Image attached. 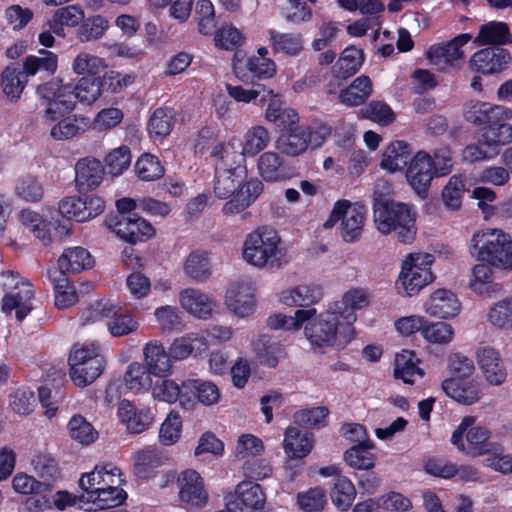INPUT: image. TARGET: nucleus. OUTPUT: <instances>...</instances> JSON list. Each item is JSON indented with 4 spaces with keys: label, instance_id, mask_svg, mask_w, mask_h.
<instances>
[{
    "label": "nucleus",
    "instance_id": "09e8293b",
    "mask_svg": "<svg viewBox=\"0 0 512 512\" xmlns=\"http://www.w3.org/2000/svg\"><path fill=\"white\" fill-rule=\"evenodd\" d=\"M134 471L139 478H148L153 469L163 464V456L154 448L138 451L134 457Z\"/></svg>",
    "mask_w": 512,
    "mask_h": 512
},
{
    "label": "nucleus",
    "instance_id": "9b49d317",
    "mask_svg": "<svg viewBox=\"0 0 512 512\" xmlns=\"http://www.w3.org/2000/svg\"><path fill=\"white\" fill-rule=\"evenodd\" d=\"M179 501L185 508H202L208 503V492L203 478L193 469H186L177 477Z\"/></svg>",
    "mask_w": 512,
    "mask_h": 512
},
{
    "label": "nucleus",
    "instance_id": "a18cd8bd",
    "mask_svg": "<svg viewBox=\"0 0 512 512\" xmlns=\"http://www.w3.org/2000/svg\"><path fill=\"white\" fill-rule=\"evenodd\" d=\"M150 370L137 362L131 363L124 375L127 388L135 393L148 390L152 385Z\"/></svg>",
    "mask_w": 512,
    "mask_h": 512
},
{
    "label": "nucleus",
    "instance_id": "79ce46f5",
    "mask_svg": "<svg viewBox=\"0 0 512 512\" xmlns=\"http://www.w3.org/2000/svg\"><path fill=\"white\" fill-rule=\"evenodd\" d=\"M315 313L316 309H299L293 316L275 314L268 317L267 324L272 329L299 330Z\"/></svg>",
    "mask_w": 512,
    "mask_h": 512
},
{
    "label": "nucleus",
    "instance_id": "e2e57ef3",
    "mask_svg": "<svg viewBox=\"0 0 512 512\" xmlns=\"http://www.w3.org/2000/svg\"><path fill=\"white\" fill-rule=\"evenodd\" d=\"M106 67L102 58L88 52L79 53L72 62V69L78 75L94 76Z\"/></svg>",
    "mask_w": 512,
    "mask_h": 512
},
{
    "label": "nucleus",
    "instance_id": "3c124183",
    "mask_svg": "<svg viewBox=\"0 0 512 512\" xmlns=\"http://www.w3.org/2000/svg\"><path fill=\"white\" fill-rule=\"evenodd\" d=\"M270 41L276 52L287 55H297L303 49L302 38L296 33H280L275 30L269 31Z\"/></svg>",
    "mask_w": 512,
    "mask_h": 512
},
{
    "label": "nucleus",
    "instance_id": "0e129e2a",
    "mask_svg": "<svg viewBox=\"0 0 512 512\" xmlns=\"http://www.w3.org/2000/svg\"><path fill=\"white\" fill-rule=\"evenodd\" d=\"M86 127V118H66L52 127L51 136L56 140L71 139L83 133Z\"/></svg>",
    "mask_w": 512,
    "mask_h": 512
},
{
    "label": "nucleus",
    "instance_id": "8fccbe9b",
    "mask_svg": "<svg viewBox=\"0 0 512 512\" xmlns=\"http://www.w3.org/2000/svg\"><path fill=\"white\" fill-rule=\"evenodd\" d=\"M116 305L110 300H99L83 310L80 320L83 325L103 323L107 325L109 318L115 315Z\"/></svg>",
    "mask_w": 512,
    "mask_h": 512
},
{
    "label": "nucleus",
    "instance_id": "dca6fc26",
    "mask_svg": "<svg viewBox=\"0 0 512 512\" xmlns=\"http://www.w3.org/2000/svg\"><path fill=\"white\" fill-rule=\"evenodd\" d=\"M183 386L186 388V394L182 396V407L185 409L193 408L196 399L203 405H213L220 399L218 387L210 381L188 379L183 381Z\"/></svg>",
    "mask_w": 512,
    "mask_h": 512
},
{
    "label": "nucleus",
    "instance_id": "393cba45",
    "mask_svg": "<svg viewBox=\"0 0 512 512\" xmlns=\"http://www.w3.org/2000/svg\"><path fill=\"white\" fill-rule=\"evenodd\" d=\"M323 297L321 287L314 284H301L282 293L281 300L285 305L311 309Z\"/></svg>",
    "mask_w": 512,
    "mask_h": 512
},
{
    "label": "nucleus",
    "instance_id": "412c9836",
    "mask_svg": "<svg viewBox=\"0 0 512 512\" xmlns=\"http://www.w3.org/2000/svg\"><path fill=\"white\" fill-rule=\"evenodd\" d=\"M461 304L457 296L450 290L438 289L434 291L425 303L427 314L437 318H450L458 315Z\"/></svg>",
    "mask_w": 512,
    "mask_h": 512
},
{
    "label": "nucleus",
    "instance_id": "2eb2a0df",
    "mask_svg": "<svg viewBox=\"0 0 512 512\" xmlns=\"http://www.w3.org/2000/svg\"><path fill=\"white\" fill-rule=\"evenodd\" d=\"M510 61L508 50L494 46L476 52L470 59V65L477 72L493 74L505 69Z\"/></svg>",
    "mask_w": 512,
    "mask_h": 512
},
{
    "label": "nucleus",
    "instance_id": "bf43d9fd",
    "mask_svg": "<svg viewBox=\"0 0 512 512\" xmlns=\"http://www.w3.org/2000/svg\"><path fill=\"white\" fill-rule=\"evenodd\" d=\"M26 75H34L38 71L53 73L57 68V56L47 50H40L38 56H28L24 61Z\"/></svg>",
    "mask_w": 512,
    "mask_h": 512
},
{
    "label": "nucleus",
    "instance_id": "0eeeda50",
    "mask_svg": "<svg viewBox=\"0 0 512 512\" xmlns=\"http://www.w3.org/2000/svg\"><path fill=\"white\" fill-rule=\"evenodd\" d=\"M474 423L475 418L472 416L463 418L452 434V444L460 451L473 457L491 453L495 446L489 441V430L482 426H474Z\"/></svg>",
    "mask_w": 512,
    "mask_h": 512
},
{
    "label": "nucleus",
    "instance_id": "473e14b6",
    "mask_svg": "<svg viewBox=\"0 0 512 512\" xmlns=\"http://www.w3.org/2000/svg\"><path fill=\"white\" fill-rule=\"evenodd\" d=\"M185 274L197 282H205L211 276V262L206 251L191 252L183 265Z\"/></svg>",
    "mask_w": 512,
    "mask_h": 512
},
{
    "label": "nucleus",
    "instance_id": "9d476101",
    "mask_svg": "<svg viewBox=\"0 0 512 512\" xmlns=\"http://www.w3.org/2000/svg\"><path fill=\"white\" fill-rule=\"evenodd\" d=\"M105 224L120 238L132 244L146 241L155 234L153 226L147 220L136 214L109 215L105 219Z\"/></svg>",
    "mask_w": 512,
    "mask_h": 512
},
{
    "label": "nucleus",
    "instance_id": "cd10ccee",
    "mask_svg": "<svg viewBox=\"0 0 512 512\" xmlns=\"http://www.w3.org/2000/svg\"><path fill=\"white\" fill-rule=\"evenodd\" d=\"M179 299L181 306L198 318L209 317L215 306L214 301L208 295L194 288L182 290Z\"/></svg>",
    "mask_w": 512,
    "mask_h": 512
},
{
    "label": "nucleus",
    "instance_id": "1a4fd4ad",
    "mask_svg": "<svg viewBox=\"0 0 512 512\" xmlns=\"http://www.w3.org/2000/svg\"><path fill=\"white\" fill-rule=\"evenodd\" d=\"M366 211L363 206L352 204L348 200H338L324 222L323 227L330 229L341 220V236L345 242L358 240L363 232Z\"/></svg>",
    "mask_w": 512,
    "mask_h": 512
},
{
    "label": "nucleus",
    "instance_id": "6e6552de",
    "mask_svg": "<svg viewBox=\"0 0 512 512\" xmlns=\"http://www.w3.org/2000/svg\"><path fill=\"white\" fill-rule=\"evenodd\" d=\"M37 93L45 102V118L53 122L69 113L75 106L73 85L64 84L60 79H53L37 87Z\"/></svg>",
    "mask_w": 512,
    "mask_h": 512
},
{
    "label": "nucleus",
    "instance_id": "58836bf2",
    "mask_svg": "<svg viewBox=\"0 0 512 512\" xmlns=\"http://www.w3.org/2000/svg\"><path fill=\"white\" fill-rule=\"evenodd\" d=\"M442 388L447 396L464 405H471L480 398V391L476 386L463 384L457 379L444 380Z\"/></svg>",
    "mask_w": 512,
    "mask_h": 512
},
{
    "label": "nucleus",
    "instance_id": "a211bd4d",
    "mask_svg": "<svg viewBox=\"0 0 512 512\" xmlns=\"http://www.w3.org/2000/svg\"><path fill=\"white\" fill-rule=\"evenodd\" d=\"M226 304L230 311L240 317L252 313L255 306L252 284L247 281L233 284L226 293Z\"/></svg>",
    "mask_w": 512,
    "mask_h": 512
},
{
    "label": "nucleus",
    "instance_id": "2f4dec72",
    "mask_svg": "<svg viewBox=\"0 0 512 512\" xmlns=\"http://www.w3.org/2000/svg\"><path fill=\"white\" fill-rule=\"evenodd\" d=\"M372 93V82L366 75L354 79L352 83L340 92V102L348 106L363 104Z\"/></svg>",
    "mask_w": 512,
    "mask_h": 512
},
{
    "label": "nucleus",
    "instance_id": "5fc2aeb1",
    "mask_svg": "<svg viewBox=\"0 0 512 512\" xmlns=\"http://www.w3.org/2000/svg\"><path fill=\"white\" fill-rule=\"evenodd\" d=\"M125 499L126 492L119 488V484L103 488L87 497V501L93 502L100 509L104 510L121 505Z\"/></svg>",
    "mask_w": 512,
    "mask_h": 512
},
{
    "label": "nucleus",
    "instance_id": "c9c22d12",
    "mask_svg": "<svg viewBox=\"0 0 512 512\" xmlns=\"http://www.w3.org/2000/svg\"><path fill=\"white\" fill-rule=\"evenodd\" d=\"M232 500H238L242 508L249 507L255 511L262 510L265 504V495L259 484L243 481L236 486Z\"/></svg>",
    "mask_w": 512,
    "mask_h": 512
},
{
    "label": "nucleus",
    "instance_id": "774afa93",
    "mask_svg": "<svg viewBox=\"0 0 512 512\" xmlns=\"http://www.w3.org/2000/svg\"><path fill=\"white\" fill-rule=\"evenodd\" d=\"M487 319L493 326L512 330V300L505 299L491 307Z\"/></svg>",
    "mask_w": 512,
    "mask_h": 512
},
{
    "label": "nucleus",
    "instance_id": "ddd939ff",
    "mask_svg": "<svg viewBox=\"0 0 512 512\" xmlns=\"http://www.w3.org/2000/svg\"><path fill=\"white\" fill-rule=\"evenodd\" d=\"M434 174L432 158L420 151L409 162L406 177L416 193L426 198Z\"/></svg>",
    "mask_w": 512,
    "mask_h": 512
},
{
    "label": "nucleus",
    "instance_id": "5701e85b",
    "mask_svg": "<svg viewBox=\"0 0 512 512\" xmlns=\"http://www.w3.org/2000/svg\"><path fill=\"white\" fill-rule=\"evenodd\" d=\"M120 469L112 467L111 464L102 467L96 466L94 470L79 480L80 487L87 492V495L120 484Z\"/></svg>",
    "mask_w": 512,
    "mask_h": 512
},
{
    "label": "nucleus",
    "instance_id": "ea45409f",
    "mask_svg": "<svg viewBox=\"0 0 512 512\" xmlns=\"http://www.w3.org/2000/svg\"><path fill=\"white\" fill-rule=\"evenodd\" d=\"M374 447L367 444H356L345 451L343 458L348 466L357 470H371L375 467L376 456Z\"/></svg>",
    "mask_w": 512,
    "mask_h": 512
},
{
    "label": "nucleus",
    "instance_id": "7c9ffc66",
    "mask_svg": "<svg viewBox=\"0 0 512 512\" xmlns=\"http://www.w3.org/2000/svg\"><path fill=\"white\" fill-rule=\"evenodd\" d=\"M208 349L206 338L198 334H188L177 338L170 347V355L173 359L181 360L191 354H201Z\"/></svg>",
    "mask_w": 512,
    "mask_h": 512
},
{
    "label": "nucleus",
    "instance_id": "20e7f679",
    "mask_svg": "<svg viewBox=\"0 0 512 512\" xmlns=\"http://www.w3.org/2000/svg\"><path fill=\"white\" fill-rule=\"evenodd\" d=\"M304 334L314 347H329L334 344H346L354 335L353 326L347 325L344 320L329 307L318 317L309 321L304 327Z\"/></svg>",
    "mask_w": 512,
    "mask_h": 512
},
{
    "label": "nucleus",
    "instance_id": "7ed1b4c3",
    "mask_svg": "<svg viewBox=\"0 0 512 512\" xmlns=\"http://www.w3.org/2000/svg\"><path fill=\"white\" fill-rule=\"evenodd\" d=\"M472 254L491 266L512 270V239L500 229L475 233L471 240Z\"/></svg>",
    "mask_w": 512,
    "mask_h": 512
},
{
    "label": "nucleus",
    "instance_id": "a19ab883",
    "mask_svg": "<svg viewBox=\"0 0 512 512\" xmlns=\"http://www.w3.org/2000/svg\"><path fill=\"white\" fill-rule=\"evenodd\" d=\"M104 368L103 357H92L85 365L70 369V377L75 385L85 387L94 382L102 373Z\"/></svg>",
    "mask_w": 512,
    "mask_h": 512
},
{
    "label": "nucleus",
    "instance_id": "de8ad7c7",
    "mask_svg": "<svg viewBox=\"0 0 512 512\" xmlns=\"http://www.w3.org/2000/svg\"><path fill=\"white\" fill-rule=\"evenodd\" d=\"M270 140V134L265 127L254 126L244 136L242 154L251 157L255 156L269 145Z\"/></svg>",
    "mask_w": 512,
    "mask_h": 512
},
{
    "label": "nucleus",
    "instance_id": "4c0bfd02",
    "mask_svg": "<svg viewBox=\"0 0 512 512\" xmlns=\"http://www.w3.org/2000/svg\"><path fill=\"white\" fill-rule=\"evenodd\" d=\"M417 359L412 351L404 350L395 357L394 376L407 384H413L415 376L421 378L423 371L417 366Z\"/></svg>",
    "mask_w": 512,
    "mask_h": 512
},
{
    "label": "nucleus",
    "instance_id": "423d86ee",
    "mask_svg": "<svg viewBox=\"0 0 512 512\" xmlns=\"http://www.w3.org/2000/svg\"><path fill=\"white\" fill-rule=\"evenodd\" d=\"M434 256L429 253H411L403 261L397 284L403 288L402 294L412 296L434 280L431 264Z\"/></svg>",
    "mask_w": 512,
    "mask_h": 512
},
{
    "label": "nucleus",
    "instance_id": "6e6d98bb",
    "mask_svg": "<svg viewBox=\"0 0 512 512\" xmlns=\"http://www.w3.org/2000/svg\"><path fill=\"white\" fill-rule=\"evenodd\" d=\"M226 90L230 97L237 102L250 103L260 97V103L265 102L268 96L272 95L273 90L262 84H253L252 88L245 89L242 86H233L226 84Z\"/></svg>",
    "mask_w": 512,
    "mask_h": 512
},
{
    "label": "nucleus",
    "instance_id": "c756f323",
    "mask_svg": "<svg viewBox=\"0 0 512 512\" xmlns=\"http://www.w3.org/2000/svg\"><path fill=\"white\" fill-rule=\"evenodd\" d=\"M412 149L405 141L392 142L384 151L381 167L389 171L403 169L411 161Z\"/></svg>",
    "mask_w": 512,
    "mask_h": 512
},
{
    "label": "nucleus",
    "instance_id": "b1692460",
    "mask_svg": "<svg viewBox=\"0 0 512 512\" xmlns=\"http://www.w3.org/2000/svg\"><path fill=\"white\" fill-rule=\"evenodd\" d=\"M369 304L368 293L363 289H352L346 292L342 299L330 306L347 325L353 326L356 321L355 310Z\"/></svg>",
    "mask_w": 512,
    "mask_h": 512
},
{
    "label": "nucleus",
    "instance_id": "72a5a7b5",
    "mask_svg": "<svg viewBox=\"0 0 512 512\" xmlns=\"http://www.w3.org/2000/svg\"><path fill=\"white\" fill-rule=\"evenodd\" d=\"M170 353L158 342H150L144 347L146 367L156 376H162L171 368Z\"/></svg>",
    "mask_w": 512,
    "mask_h": 512
},
{
    "label": "nucleus",
    "instance_id": "338daca9",
    "mask_svg": "<svg viewBox=\"0 0 512 512\" xmlns=\"http://www.w3.org/2000/svg\"><path fill=\"white\" fill-rule=\"evenodd\" d=\"M138 177L144 181H154L164 175V167L157 157L151 154H143L135 165Z\"/></svg>",
    "mask_w": 512,
    "mask_h": 512
},
{
    "label": "nucleus",
    "instance_id": "f704fd0d",
    "mask_svg": "<svg viewBox=\"0 0 512 512\" xmlns=\"http://www.w3.org/2000/svg\"><path fill=\"white\" fill-rule=\"evenodd\" d=\"M475 42L480 45L493 44L500 47V45L511 43L512 35L506 23L493 21L480 27Z\"/></svg>",
    "mask_w": 512,
    "mask_h": 512
},
{
    "label": "nucleus",
    "instance_id": "39448f33",
    "mask_svg": "<svg viewBox=\"0 0 512 512\" xmlns=\"http://www.w3.org/2000/svg\"><path fill=\"white\" fill-rule=\"evenodd\" d=\"M0 288L5 292L2 311L10 313L16 309V318L22 321L32 310L31 300L34 297L32 284L13 271H5L0 273Z\"/></svg>",
    "mask_w": 512,
    "mask_h": 512
},
{
    "label": "nucleus",
    "instance_id": "6ab92c4d",
    "mask_svg": "<svg viewBox=\"0 0 512 512\" xmlns=\"http://www.w3.org/2000/svg\"><path fill=\"white\" fill-rule=\"evenodd\" d=\"M103 176L104 167L95 158H82L75 165V182L80 192H87L97 188L102 182Z\"/></svg>",
    "mask_w": 512,
    "mask_h": 512
},
{
    "label": "nucleus",
    "instance_id": "f257e3e1",
    "mask_svg": "<svg viewBox=\"0 0 512 512\" xmlns=\"http://www.w3.org/2000/svg\"><path fill=\"white\" fill-rule=\"evenodd\" d=\"M374 223L384 235L393 233L398 242L411 243L417 234L416 212L408 204L380 201L374 204Z\"/></svg>",
    "mask_w": 512,
    "mask_h": 512
},
{
    "label": "nucleus",
    "instance_id": "37998d69",
    "mask_svg": "<svg viewBox=\"0 0 512 512\" xmlns=\"http://www.w3.org/2000/svg\"><path fill=\"white\" fill-rule=\"evenodd\" d=\"M175 113L170 108H157L148 121V132L152 137L163 138L172 131Z\"/></svg>",
    "mask_w": 512,
    "mask_h": 512
},
{
    "label": "nucleus",
    "instance_id": "f8f14e48",
    "mask_svg": "<svg viewBox=\"0 0 512 512\" xmlns=\"http://www.w3.org/2000/svg\"><path fill=\"white\" fill-rule=\"evenodd\" d=\"M320 133L321 140L316 142L319 145L327 136L330 135L331 131L328 127H321L319 131L315 132V135ZM312 131L307 126H296L290 128L287 133H284L276 140V148L283 154L288 156H298L304 153L308 147V144L313 140Z\"/></svg>",
    "mask_w": 512,
    "mask_h": 512
},
{
    "label": "nucleus",
    "instance_id": "f3484780",
    "mask_svg": "<svg viewBox=\"0 0 512 512\" xmlns=\"http://www.w3.org/2000/svg\"><path fill=\"white\" fill-rule=\"evenodd\" d=\"M468 33L460 34L446 43L433 45L427 52V57L433 65L442 66L452 64L454 61L464 57L462 47L471 40Z\"/></svg>",
    "mask_w": 512,
    "mask_h": 512
},
{
    "label": "nucleus",
    "instance_id": "e433bc0d",
    "mask_svg": "<svg viewBox=\"0 0 512 512\" xmlns=\"http://www.w3.org/2000/svg\"><path fill=\"white\" fill-rule=\"evenodd\" d=\"M364 61V53L362 50L355 47L346 48L336 65L333 72L338 79H347L348 77L356 74Z\"/></svg>",
    "mask_w": 512,
    "mask_h": 512
},
{
    "label": "nucleus",
    "instance_id": "c85d7f7f",
    "mask_svg": "<svg viewBox=\"0 0 512 512\" xmlns=\"http://www.w3.org/2000/svg\"><path fill=\"white\" fill-rule=\"evenodd\" d=\"M284 449L290 458H304L312 450L314 435L290 426L285 431Z\"/></svg>",
    "mask_w": 512,
    "mask_h": 512
},
{
    "label": "nucleus",
    "instance_id": "69168bd1",
    "mask_svg": "<svg viewBox=\"0 0 512 512\" xmlns=\"http://www.w3.org/2000/svg\"><path fill=\"white\" fill-rule=\"evenodd\" d=\"M25 76L16 68L8 66L2 73L1 85L5 95L11 100L18 99L25 87Z\"/></svg>",
    "mask_w": 512,
    "mask_h": 512
},
{
    "label": "nucleus",
    "instance_id": "052dcab7",
    "mask_svg": "<svg viewBox=\"0 0 512 512\" xmlns=\"http://www.w3.org/2000/svg\"><path fill=\"white\" fill-rule=\"evenodd\" d=\"M329 410L325 406L302 409L295 412L293 419L296 424L305 428H320L326 425Z\"/></svg>",
    "mask_w": 512,
    "mask_h": 512
},
{
    "label": "nucleus",
    "instance_id": "864d4df0",
    "mask_svg": "<svg viewBox=\"0 0 512 512\" xmlns=\"http://www.w3.org/2000/svg\"><path fill=\"white\" fill-rule=\"evenodd\" d=\"M70 437L82 445H89L98 438V432L81 415H74L68 422Z\"/></svg>",
    "mask_w": 512,
    "mask_h": 512
},
{
    "label": "nucleus",
    "instance_id": "aec40b11",
    "mask_svg": "<svg viewBox=\"0 0 512 512\" xmlns=\"http://www.w3.org/2000/svg\"><path fill=\"white\" fill-rule=\"evenodd\" d=\"M259 175L267 182L290 179L292 170L280 154L272 151L262 153L257 161Z\"/></svg>",
    "mask_w": 512,
    "mask_h": 512
},
{
    "label": "nucleus",
    "instance_id": "49530a36",
    "mask_svg": "<svg viewBox=\"0 0 512 512\" xmlns=\"http://www.w3.org/2000/svg\"><path fill=\"white\" fill-rule=\"evenodd\" d=\"M138 321L130 313L123 312L121 307L116 305L115 315L109 318L107 330L113 337H123L135 332L138 329Z\"/></svg>",
    "mask_w": 512,
    "mask_h": 512
},
{
    "label": "nucleus",
    "instance_id": "603ef678",
    "mask_svg": "<svg viewBox=\"0 0 512 512\" xmlns=\"http://www.w3.org/2000/svg\"><path fill=\"white\" fill-rule=\"evenodd\" d=\"M55 290V305L59 309H66L78 301V295L64 273H58L53 278Z\"/></svg>",
    "mask_w": 512,
    "mask_h": 512
},
{
    "label": "nucleus",
    "instance_id": "680f3d73",
    "mask_svg": "<svg viewBox=\"0 0 512 512\" xmlns=\"http://www.w3.org/2000/svg\"><path fill=\"white\" fill-rule=\"evenodd\" d=\"M75 101L91 104L101 95L102 89L100 77H82L78 83L73 86Z\"/></svg>",
    "mask_w": 512,
    "mask_h": 512
},
{
    "label": "nucleus",
    "instance_id": "4d7b16f0",
    "mask_svg": "<svg viewBox=\"0 0 512 512\" xmlns=\"http://www.w3.org/2000/svg\"><path fill=\"white\" fill-rule=\"evenodd\" d=\"M466 191L465 179L462 175H453L442 191L444 205L450 210H458L461 207L462 196Z\"/></svg>",
    "mask_w": 512,
    "mask_h": 512
},
{
    "label": "nucleus",
    "instance_id": "4468645a",
    "mask_svg": "<svg viewBox=\"0 0 512 512\" xmlns=\"http://www.w3.org/2000/svg\"><path fill=\"white\" fill-rule=\"evenodd\" d=\"M478 365L486 381L495 386L503 384L507 378V369L500 353L491 346L478 348L476 352Z\"/></svg>",
    "mask_w": 512,
    "mask_h": 512
},
{
    "label": "nucleus",
    "instance_id": "4be33fe9",
    "mask_svg": "<svg viewBox=\"0 0 512 512\" xmlns=\"http://www.w3.org/2000/svg\"><path fill=\"white\" fill-rule=\"evenodd\" d=\"M233 70L238 79L243 82L257 79L271 78L276 73L275 63L266 57H249L245 64L239 61L233 64Z\"/></svg>",
    "mask_w": 512,
    "mask_h": 512
},
{
    "label": "nucleus",
    "instance_id": "a878e982",
    "mask_svg": "<svg viewBox=\"0 0 512 512\" xmlns=\"http://www.w3.org/2000/svg\"><path fill=\"white\" fill-rule=\"evenodd\" d=\"M118 416L127 429L134 434H139L148 429L153 422V416L148 409H136L127 400H122L118 407Z\"/></svg>",
    "mask_w": 512,
    "mask_h": 512
},
{
    "label": "nucleus",
    "instance_id": "c03bdc74",
    "mask_svg": "<svg viewBox=\"0 0 512 512\" xmlns=\"http://www.w3.org/2000/svg\"><path fill=\"white\" fill-rule=\"evenodd\" d=\"M356 497L354 484L346 476L337 475L334 487L331 491V499L334 505L342 510H347Z\"/></svg>",
    "mask_w": 512,
    "mask_h": 512
},
{
    "label": "nucleus",
    "instance_id": "13d9d810",
    "mask_svg": "<svg viewBox=\"0 0 512 512\" xmlns=\"http://www.w3.org/2000/svg\"><path fill=\"white\" fill-rule=\"evenodd\" d=\"M186 388L177 384L171 379H161L155 383L152 389L153 397L157 400L164 401L167 403H173L179 400L182 406L183 395H185Z\"/></svg>",
    "mask_w": 512,
    "mask_h": 512
},
{
    "label": "nucleus",
    "instance_id": "bb28decb",
    "mask_svg": "<svg viewBox=\"0 0 512 512\" xmlns=\"http://www.w3.org/2000/svg\"><path fill=\"white\" fill-rule=\"evenodd\" d=\"M94 260L90 252L80 246L63 251L58 259V273H79L92 268Z\"/></svg>",
    "mask_w": 512,
    "mask_h": 512
},
{
    "label": "nucleus",
    "instance_id": "f03ea898",
    "mask_svg": "<svg viewBox=\"0 0 512 512\" xmlns=\"http://www.w3.org/2000/svg\"><path fill=\"white\" fill-rule=\"evenodd\" d=\"M278 234L267 227H260L250 233L243 248V257L256 267L279 268L285 260L284 249Z\"/></svg>",
    "mask_w": 512,
    "mask_h": 512
}]
</instances>
